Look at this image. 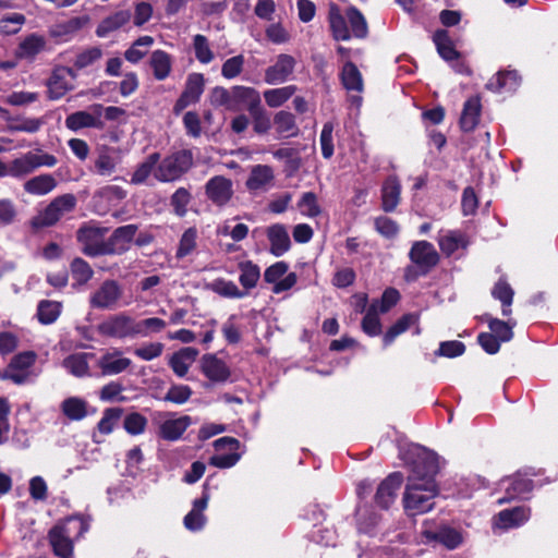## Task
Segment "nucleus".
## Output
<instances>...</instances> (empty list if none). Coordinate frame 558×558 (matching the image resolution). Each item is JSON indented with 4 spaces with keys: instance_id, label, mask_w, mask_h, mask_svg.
Wrapping results in <instances>:
<instances>
[{
    "instance_id": "obj_58",
    "label": "nucleus",
    "mask_w": 558,
    "mask_h": 558,
    "mask_svg": "<svg viewBox=\"0 0 558 558\" xmlns=\"http://www.w3.org/2000/svg\"><path fill=\"white\" fill-rule=\"evenodd\" d=\"M122 413L123 410L120 408L106 409L101 420L98 422V430L105 435L110 434L113 430L116 423L121 417Z\"/></svg>"
},
{
    "instance_id": "obj_32",
    "label": "nucleus",
    "mask_w": 558,
    "mask_h": 558,
    "mask_svg": "<svg viewBox=\"0 0 558 558\" xmlns=\"http://www.w3.org/2000/svg\"><path fill=\"white\" fill-rule=\"evenodd\" d=\"M418 323V315L415 313L404 314L400 317L384 335L383 341L385 347L391 344L395 339L405 332L411 326Z\"/></svg>"
},
{
    "instance_id": "obj_47",
    "label": "nucleus",
    "mask_w": 558,
    "mask_h": 558,
    "mask_svg": "<svg viewBox=\"0 0 558 558\" xmlns=\"http://www.w3.org/2000/svg\"><path fill=\"white\" fill-rule=\"evenodd\" d=\"M362 329L371 337L378 336L381 332V324L378 317V302H373L367 308L362 319Z\"/></svg>"
},
{
    "instance_id": "obj_56",
    "label": "nucleus",
    "mask_w": 558,
    "mask_h": 558,
    "mask_svg": "<svg viewBox=\"0 0 558 558\" xmlns=\"http://www.w3.org/2000/svg\"><path fill=\"white\" fill-rule=\"evenodd\" d=\"M197 231L189 228L182 234L175 253L177 258H183L190 255L196 247Z\"/></svg>"
},
{
    "instance_id": "obj_45",
    "label": "nucleus",
    "mask_w": 558,
    "mask_h": 558,
    "mask_svg": "<svg viewBox=\"0 0 558 558\" xmlns=\"http://www.w3.org/2000/svg\"><path fill=\"white\" fill-rule=\"evenodd\" d=\"M9 175L13 178H24L36 170L33 160V153H26L20 158L12 160L8 166Z\"/></svg>"
},
{
    "instance_id": "obj_20",
    "label": "nucleus",
    "mask_w": 558,
    "mask_h": 558,
    "mask_svg": "<svg viewBox=\"0 0 558 558\" xmlns=\"http://www.w3.org/2000/svg\"><path fill=\"white\" fill-rule=\"evenodd\" d=\"M401 198V184L397 177H389L381 187V208L385 213L396 210Z\"/></svg>"
},
{
    "instance_id": "obj_48",
    "label": "nucleus",
    "mask_w": 558,
    "mask_h": 558,
    "mask_svg": "<svg viewBox=\"0 0 558 558\" xmlns=\"http://www.w3.org/2000/svg\"><path fill=\"white\" fill-rule=\"evenodd\" d=\"M61 304L54 301H40L37 307L38 320L44 325L52 324L61 313Z\"/></svg>"
},
{
    "instance_id": "obj_6",
    "label": "nucleus",
    "mask_w": 558,
    "mask_h": 558,
    "mask_svg": "<svg viewBox=\"0 0 558 558\" xmlns=\"http://www.w3.org/2000/svg\"><path fill=\"white\" fill-rule=\"evenodd\" d=\"M409 258L423 275H427L439 263V254L434 245L427 241H416L412 244Z\"/></svg>"
},
{
    "instance_id": "obj_22",
    "label": "nucleus",
    "mask_w": 558,
    "mask_h": 558,
    "mask_svg": "<svg viewBox=\"0 0 558 558\" xmlns=\"http://www.w3.org/2000/svg\"><path fill=\"white\" fill-rule=\"evenodd\" d=\"M198 355V350L192 347H186L173 353L169 360V365L179 377H184L190 366L194 363Z\"/></svg>"
},
{
    "instance_id": "obj_15",
    "label": "nucleus",
    "mask_w": 558,
    "mask_h": 558,
    "mask_svg": "<svg viewBox=\"0 0 558 558\" xmlns=\"http://www.w3.org/2000/svg\"><path fill=\"white\" fill-rule=\"evenodd\" d=\"M402 482L403 476L400 472L389 474L377 488L375 494L376 504L383 509H388L395 501L397 492L401 487Z\"/></svg>"
},
{
    "instance_id": "obj_12",
    "label": "nucleus",
    "mask_w": 558,
    "mask_h": 558,
    "mask_svg": "<svg viewBox=\"0 0 558 558\" xmlns=\"http://www.w3.org/2000/svg\"><path fill=\"white\" fill-rule=\"evenodd\" d=\"M132 365L129 357L118 348L104 352L98 359L97 366L104 376H113L125 372Z\"/></svg>"
},
{
    "instance_id": "obj_63",
    "label": "nucleus",
    "mask_w": 558,
    "mask_h": 558,
    "mask_svg": "<svg viewBox=\"0 0 558 558\" xmlns=\"http://www.w3.org/2000/svg\"><path fill=\"white\" fill-rule=\"evenodd\" d=\"M192 393V389L186 385H173L167 391L163 400L175 404H183L191 398Z\"/></svg>"
},
{
    "instance_id": "obj_57",
    "label": "nucleus",
    "mask_w": 558,
    "mask_h": 558,
    "mask_svg": "<svg viewBox=\"0 0 558 558\" xmlns=\"http://www.w3.org/2000/svg\"><path fill=\"white\" fill-rule=\"evenodd\" d=\"M136 330H138V336L148 337L150 333H158L162 331L167 324L163 319L158 317L145 318L142 320H136Z\"/></svg>"
},
{
    "instance_id": "obj_55",
    "label": "nucleus",
    "mask_w": 558,
    "mask_h": 558,
    "mask_svg": "<svg viewBox=\"0 0 558 558\" xmlns=\"http://www.w3.org/2000/svg\"><path fill=\"white\" fill-rule=\"evenodd\" d=\"M192 199V195L185 187H179L170 198V205L173 208V213L179 216H185L187 211V205Z\"/></svg>"
},
{
    "instance_id": "obj_59",
    "label": "nucleus",
    "mask_w": 558,
    "mask_h": 558,
    "mask_svg": "<svg viewBox=\"0 0 558 558\" xmlns=\"http://www.w3.org/2000/svg\"><path fill=\"white\" fill-rule=\"evenodd\" d=\"M375 230L387 239H393L399 233V225L389 217L379 216L374 220Z\"/></svg>"
},
{
    "instance_id": "obj_42",
    "label": "nucleus",
    "mask_w": 558,
    "mask_h": 558,
    "mask_svg": "<svg viewBox=\"0 0 558 558\" xmlns=\"http://www.w3.org/2000/svg\"><path fill=\"white\" fill-rule=\"evenodd\" d=\"M341 81L343 86L348 90L362 92L363 90V80L361 72L356 68V65L349 61L343 65L341 72Z\"/></svg>"
},
{
    "instance_id": "obj_26",
    "label": "nucleus",
    "mask_w": 558,
    "mask_h": 558,
    "mask_svg": "<svg viewBox=\"0 0 558 558\" xmlns=\"http://www.w3.org/2000/svg\"><path fill=\"white\" fill-rule=\"evenodd\" d=\"M131 20V12L129 10H120L113 14L105 17L96 28V35L100 38L107 37L109 34L120 29L128 24Z\"/></svg>"
},
{
    "instance_id": "obj_14",
    "label": "nucleus",
    "mask_w": 558,
    "mask_h": 558,
    "mask_svg": "<svg viewBox=\"0 0 558 558\" xmlns=\"http://www.w3.org/2000/svg\"><path fill=\"white\" fill-rule=\"evenodd\" d=\"M122 295V289L114 280H106L90 296V305L95 308H112Z\"/></svg>"
},
{
    "instance_id": "obj_62",
    "label": "nucleus",
    "mask_w": 558,
    "mask_h": 558,
    "mask_svg": "<svg viewBox=\"0 0 558 558\" xmlns=\"http://www.w3.org/2000/svg\"><path fill=\"white\" fill-rule=\"evenodd\" d=\"M298 207L303 215L312 218L320 214V208L317 204V196L313 192L304 193L298 203Z\"/></svg>"
},
{
    "instance_id": "obj_23",
    "label": "nucleus",
    "mask_w": 558,
    "mask_h": 558,
    "mask_svg": "<svg viewBox=\"0 0 558 558\" xmlns=\"http://www.w3.org/2000/svg\"><path fill=\"white\" fill-rule=\"evenodd\" d=\"M531 510L526 507H514L500 511L496 519V525L500 529H511L526 522L530 518Z\"/></svg>"
},
{
    "instance_id": "obj_1",
    "label": "nucleus",
    "mask_w": 558,
    "mask_h": 558,
    "mask_svg": "<svg viewBox=\"0 0 558 558\" xmlns=\"http://www.w3.org/2000/svg\"><path fill=\"white\" fill-rule=\"evenodd\" d=\"M438 495L436 483L428 482H409L405 486L403 496L404 509L411 514L416 515L425 513L433 509L434 498Z\"/></svg>"
},
{
    "instance_id": "obj_36",
    "label": "nucleus",
    "mask_w": 558,
    "mask_h": 558,
    "mask_svg": "<svg viewBox=\"0 0 558 558\" xmlns=\"http://www.w3.org/2000/svg\"><path fill=\"white\" fill-rule=\"evenodd\" d=\"M433 39L438 53L446 61L457 60L460 57V53L454 49L449 33L446 29L436 31Z\"/></svg>"
},
{
    "instance_id": "obj_40",
    "label": "nucleus",
    "mask_w": 558,
    "mask_h": 558,
    "mask_svg": "<svg viewBox=\"0 0 558 558\" xmlns=\"http://www.w3.org/2000/svg\"><path fill=\"white\" fill-rule=\"evenodd\" d=\"M46 41L43 36L32 34L27 36L17 48V56L23 59H33L45 48Z\"/></svg>"
},
{
    "instance_id": "obj_39",
    "label": "nucleus",
    "mask_w": 558,
    "mask_h": 558,
    "mask_svg": "<svg viewBox=\"0 0 558 558\" xmlns=\"http://www.w3.org/2000/svg\"><path fill=\"white\" fill-rule=\"evenodd\" d=\"M62 73L63 71L56 69L47 82V95L51 100L60 99L72 88Z\"/></svg>"
},
{
    "instance_id": "obj_41",
    "label": "nucleus",
    "mask_w": 558,
    "mask_h": 558,
    "mask_svg": "<svg viewBox=\"0 0 558 558\" xmlns=\"http://www.w3.org/2000/svg\"><path fill=\"white\" fill-rule=\"evenodd\" d=\"M155 43L151 36L138 37L124 52V58L131 63L140 62L147 53V49Z\"/></svg>"
},
{
    "instance_id": "obj_37",
    "label": "nucleus",
    "mask_w": 558,
    "mask_h": 558,
    "mask_svg": "<svg viewBox=\"0 0 558 558\" xmlns=\"http://www.w3.org/2000/svg\"><path fill=\"white\" fill-rule=\"evenodd\" d=\"M208 289L223 298L242 299L247 295V291L240 290L238 286L230 280L218 278L208 284Z\"/></svg>"
},
{
    "instance_id": "obj_54",
    "label": "nucleus",
    "mask_w": 558,
    "mask_h": 558,
    "mask_svg": "<svg viewBox=\"0 0 558 558\" xmlns=\"http://www.w3.org/2000/svg\"><path fill=\"white\" fill-rule=\"evenodd\" d=\"M295 89V86L268 89L264 93V97L269 107L277 108L284 104L294 94Z\"/></svg>"
},
{
    "instance_id": "obj_38",
    "label": "nucleus",
    "mask_w": 558,
    "mask_h": 558,
    "mask_svg": "<svg viewBox=\"0 0 558 558\" xmlns=\"http://www.w3.org/2000/svg\"><path fill=\"white\" fill-rule=\"evenodd\" d=\"M438 244L444 254L450 256L459 247H466L468 241L463 233L459 231H449L446 234L439 236Z\"/></svg>"
},
{
    "instance_id": "obj_10",
    "label": "nucleus",
    "mask_w": 558,
    "mask_h": 558,
    "mask_svg": "<svg viewBox=\"0 0 558 558\" xmlns=\"http://www.w3.org/2000/svg\"><path fill=\"white\" fill-rule=\"evenodd\" d=\"M137 230V225H125L114 229L106 241V255H121L129 251Z\"/></svg>"
},
{
    "instance_id": "obj_29",
    "label": "nucleus",
    "mask_w": 558,
    "mask_h": 558,
    "mask_svg": "<svg viewBox=\"0 0 558 558\" xmlns=\"http://www.w3.org/2000/svg\"><path fill=\"white\" fill-rule=\"evenodd\" d=\"M519 80L517 71L498 72L487 82L486 88L494 93H499L504 89L514 90L519 85Z\"/></svg>"
},
{
    "instance_id": "obj_11",
    "label": "nucleus",
    "mask_w": 558,
    "mask_h": 558,
    "mask_svg": "<svg viewBox=\"0 0 558 558\" xmlns=\"http://www.w3.org/2000/svg\"><path fill=\"white\" fill-rule=\"evenodd\" d=\"M48 541L53 554L59 558H73L74 544L64 524H56L48 532Z\"/></svg>"
},
{
    "instance_id": "obj_51",
    "label": "nucleus",
    "mask_w": 558,
    "mask_h": 558,
    "mask_svg": "<svg viewBox=\"0 0 558 558\" xmlns=\"http://www.w3.org/2000/svg\"><path fill=\"white\" fill-rule=\"evenodd\" d=\"M357 529L360 532L371 534L379 522V515L367 507L356 511Z\"/></svg>"
},
{
    "instance_id": "obj_34",
    "label": "nucleus",
    "mask_w": 558,
    "mask_h": 558,
    "mask_svg": "<svg viewBox=\"0 0 558 558\" xmlns=\"http://www.w3.org/2000/svg\"><path fill=\"white\" fill-rule=\"evenodd\" d=\"M87 402L78 397H69L60 405L62 413L71 421H81L87 416Z\"/></svg>"
},
{
    "instance_id": "obj_8",
    "label": "nucleus",
    "mask_w": 558,
    "mask_h": 558,
    "mask_svg": "<svg viewBox=\"0 0 558 558\" xmlns=\"http://www.w3.org/2000/svg\"><path fill=\"white\" fill-rule=\"evenodd\" d=\"M438 456L435 452L427 451L422 456L417 457V459L413 463L411 475L409 476V482H435V475L438 473Z\"/></svg>"
},
{
    "instance_id": "obj_49",
    "label": "nucleus",
    "mask_w": 558,
    "mask_h": 558,
    "mask_svg": "<svg viewBox=\"0 0 558 558\" xmlns=\"http://www.w3.org/2000/svg\"><path fill=\"white\" fill-rule=\"evenodd\" d=\"M204 84L205 80L203 74L192 73L187 76L185 88L182 95L195 104L199 100L201 95L204 92Z\"/></svg>"
},
{
    "instance_id": "obj_9",
    "label": "nucleus",
    "mask_w": 558,
    "mask_h": 558,
    "mask_svg": "<svg viewBox=\"0 0 558 558\" xmlns=\"http://www.w3.org/2000/svg\"><path fill=\"white\" fill-rule=\"evenodd\" d=\"M90 110V112L76 111L71 113L65 119V126L72 131H77L83 128H95L98 130L104 129L105 124L101 120L102 105H93Z\"/></svg>"
},
{
    "instance_id": "obj_4",
    "label": "nucleus",
    "mask_w": 558,
    "mask_h": 558,
    "mask_svg": "<svg viewBox=\"0 0 558 558\" xmlns=\"http://www.w3.org/2000/svg\"><path fill=\"white\" fill-rule=\"evenodd\" d=\"M136 327L135 318L124 313H119L108 316L97 326V330L104 337L125 339L138 336Z\"/></svg>"
},
{
    "instance_id": "obj_44",
    "label": "nucleus",
    "mask_w": 558,
    "mask_h": 558,
    "mask_svg": "<svg viewBox=\"0 0 558 558\" xmlns=\"http://www.w3.org/2000/svg\"><path fill=\"white\" fill-rule=\"evenodd\" d=\"M345 16L350 24L352 35L356 38H365L368 34V26L361 11L355 7H350L345 12Z\"/></svg>"
},
{
    "instance_id": "obj_61",
    "label": "nucleus",
    "mask_w": 558,
    "mask_h": 558,
    "mask_svg": "<svg viewBox=\"0 0 558 558\" xmlns=\"http://www.w3.org/2000/svg\"><path fill=\"white\" fill-rule=\"evenodd\" d=\"M244 62L242 54L227 59L221 66V75L228 80L236 77L243 71Z\"/></svg>"
},
{
    "instance_id": "obj_19",
    "label": "nucleus",
    "mask_w": 558,
    "mask_h": 558,
    "mask_svg": "<svg viewBox=\"0 0 558 558\" xmlns=\"http://www.w3.org/2000/svg\"><path fill=\"white\" fill-rule=\"evenodd\" d=\"M208 500V494L204 493L202 498L193 501L192 510L183 519V524L186 530L196 532L205 526L207 519L204 511L207 508Z\"/></svg>"
},
{
    "instance_id": "obj_53",
    "label": "nucleus",
    "mask_w": 558,
    "mask_h": 558,
    "mask_svg": "<svg viewBox=\"0 0 558 558\" xmlns=\"http://www.w3.org/2000/svg\"><path fill=\"white\" fill-rule=\"evenodd\" d=\"M70 269L73 279L78 284L87 283L94 275V270L92 269V267L88 265L86 260H84L81 257H76L72 260Z\"/></svg>"
},
{
    "instance_id": "obj_30",
    "label": "nucleus",
    "mask_w": 558,
    "mask_h": 558,
    "mask_svg": "<svg viewBox=\"0 0 558 558\" xmlns=\"http://www.w3.org/2000/svg\"><path fill=\"white\" fill-rule=\"evenodd\" d=\"M92 353H74L63 360V367L75 377H84L89 375L88 360Z\"/></svg>"
},
{
    "instance_id": "obj_52",
    "label": "nucleus",
    "mask_w": 558,
    "mask_h": 558,
    "mask_svg": "<svg viewBox=\"0 0 558 558\" xmlns=\"http://www.w3.org/2000/svg\"><path fill=\"white\" fill-rule=\"evenodd\" d=\"M193 48L196 59L203 63L208 64L215 59V54L209 47L206 36L197 34L193 37Z\"/></svg>"
},
{
    "instance_id": "obj_35",
    "label": "nucleus",
    "mask_w": 558,
    "mask_h": 558,
    "mask_svg": "<svg viewBox=\"0 0 558 558\" xmlns=\"http://www.w3.org/2000/svg\"><path fill=\"white\" fill-rule=\"evenodd\" d=\"M274 124L281 137L289 138L299 134L295 117L288 111H279L275 114Z\"/></svg>"
},
{
    "instance_id": "obj_25",
    "label": "nucleus",
    "mask_w": 558,
    "mask_h": 558,
    "mask_svg": "<svg viewBox=\"0 0 558 558\" xmlns=\"http://www.w3.org/2000/svg\"><path fill=\"white\" fill-rule=\"evenodd\" d=\"M57 180L50 173H44L25 181L23 189L27 194L43 196L57 187Z\"/></svg>"
},
{
    "instance_id": "obj_5",
    "label": "nucleus",
    "mask_w": 558,
    "mask_h": 558,
    "mask_svg": "<svg viewBox=\"0 0 558 558\" xmlns=\"http://www.w3.org/2000/svg\"><path fill=\"white\" fill-rule=\"evenodd\" d=\"M107 231V228L92 225L80 227L76 232V239L83 245V253L92 257L106 255V241H102V236Z\"/></svg>"
},
{
    "instance_id": "obj_60",
    "label": "nucleus",
    "mask_w": 558,
    "mask_h": 558,
    "mask_svg": "<svg viewBox=\"0 0 558 558\" xmlns=\"http://www.w3.org/2000/svg\"><path fill=\"white\" fill-rule=\"evenodd\" d=\"M488 327L492 331V333L499 340V341H510L513 337L512 326L509 325L506 322H502L498 318L489 317L487 319Z\"/></svg>"
},
{
    "instance_id": "obj_24",
    "label": "nucleus",
    "mask_w": 558,
    "mask_h": 558,
    "mask_svg": "<svg viewBox=\"0 0 558 558\" xmlns=\"http://www.w3.org/2000/svg\"><path fill=\"white\" fill-rule=\"evenodd\" d=\"M191 424V417L184 415L178 418L166 420L160 424L158 435L165 440H178Z\"/></svg>"
},
{
    "instance_id": "obj_43",
    "label": "nucleus",
    "mask_w": 558,
    "mask_h": 558,
    "mask_svg": "<svg viewBox=\"0 0 558 558\" xmlns=\"http://www.w3.org/2000/svg\"><path fill=\"white\" fill-rule=\"evenodd\" d=\"M239 269L241 271L239 277L241 286L246 291L255 288L260 277L259 267L251 260H245L239 264Z\"/></svg>"
},
{
    "instance_id": "obj_28",
    "label": "nucleus",
    "mask_w": 558,
    "mask_h": 558,
    "mask_svg": "<svg viewBox=\"0 0 558 558\" xmlns=\"http://www.w3.org/2000/svg\"><path fill=\"white\" fill-rule=\"evenodd\" d=\"M481 102L477 97L468 99L464 102L462 114L460 118V126L464 132L473 131L480 120Z\"/></svg>"
},
{
    "instance_id": "obj_21",
    "label": "nucleus",
    "mask_w": 558,
    "mask_h": 558,
    "mask_svg": "<svg viewBox=\"0 0 558 558\" xmlns=\"http://www.w3.org/2000/svg\"><path fill=\"white\" fill-rule=\"evenodd\" d=\"M267 238L270 242V253L277 257L288 252L291 246L289 233L283 225L270 226L267 229Z\"/></svg>"
},
{
    "instance_id": "obj_2",
    "label": "nucleus",
    "mask_w": 558,
    "mask_h": 558,
    "mask_svg": "<svg viewBox=\"0 0 558 558\" xmlns=\"http://www.w3.org/2000/svg\"><path fill=\"white\" fill-rule=\"evenodd\" d=\"M76 197L73 194H63L53 198L44 210L34 216L29 225L34 230L54 226L65 214L74 210Z\"/></svg>"
},
{
    "instance_id": "obj_16",
    "label": "nucleus",
    "mask_w": 558,
    "mask_h": 558,
    "mask_svg": "<svg viewBox=\"0 0 558 558\" xmlns=\"http://www.w3.org/2000/svg\"><path fill=\"white\" fill-rule=\"evenodd\" d=\"M295 59L290 54H279L274 65L265 72V81L268 84H279L288 80L295 68Z\"/></svg>"
},
{
    "instance_id": "obj_27",
    "label": "nucleus",
    "mask_w": 558,
    "mask_h": 558,
    "mask_svg": "<svg viewBox=\"0 0 558 558\" xmlns=\"http://www.w3.org/2000/svg\"><path fill=\"white\" fill-rule=\"evenodd\" d=\"M347 16H343L337 4H331L328 13L329 26L335 40H349L350 29L347 25Z\"/></svg>"
},
{
    "instance_id": "obj_3",
    "label": "nucleus",
    "mask_w": 558,
    "mask_h": 558,
    "mask_svg": "<svg viewBox=\"0 0 558 558\" xmlns=\"http://www.w3.org/2000/svg\"><path fill=\"white\" fill-rule=\"evenodd\" d=\"M193 166V154L181 149L165 157L156 168L154 175L160 182H173L185 174Z\"/></svg>"
},
{
    "instance_id": "obj_13",
    "label": "nucleus",
    "mask_w": 558,
    "mask_h": 558,
    "mask_svg": "<svg viewBox=\"0 0 558 558\" xmlns=\"http://www.w3.org/2000/svg\"><path fill=\"white\" fill-rule=\"evenodd\" d=\"M423 536L427 542H435L447 549H456L463 542V535L460 530L447 524H441L435 529L423 531Z\"/></svg>"
},
{
    "instance_id": "obj_50",
    "label": "nucleus",
    "mask_w": 558,
    "mask_h": 558,
    "mask_svg": "<svg viewBox=\"0 0 558 558\" xmlns=\"http://www.w3.org/2000/svg\"><path fill=\"white\" fill-rule=\"evenodd\" d=\"M492 294L502 303V315L508 316L511 313L510 305L514 294L512 288L505 280L500 279L494 286Z\"/></svg>"
},
{
    "instance_id": "obj_31",
    "label": "nucleus",
    "mask_w": 558,
    "mask_h": 558,
    "mask_svg": "<svg viewBox=\"0 0 558 558\" xmlns=\"http://www.w3.org/2000/svg\"><path fill=\"white\" fill-rule=\"evenodd\" d=\"M274 180V172L271 167L266 165H257L251 170L250 177L246 180V187L250 191H258L264 189Z\"/></svg>"
},
{
    "instance_id": "obj_64",
    "label": "nucleus",
    "mask_w": 558,
    "mask_h": 558,
    "mask_svg": "<svg viewBox=\"0 0 558 558\" xmlns=\"http://www.w3.org/2000/svg\"><path fill=\"white\" fill-rule=\"evenodd\" d=\"M25 23V16L21 13H13L0 20V33L4 35L16 34Z\"/></svg>"
},
{
    "instance_id": "obj_18",
    "label": "nucleus",
    "mask_w": 558,
    "mask_h": 558,
    "mask_svg": "<svg viewBox=\"0 0 558 558\" xmlns=\"http://www.w3.org/2000/svg\"><path fill=\"white\" fill-rule=\"evenodd\" d=\"M233 110H239L245 107L248 112L262 106L259 93L246 86L232 87Z\"/></svg>"
},
{
    "instance_id": "obj_17",
    "label": "nucleus",
    "mask_w": 558,
    "mask_h": 558,
    "mask_svg": "<svg viewBox=\"0 0 558 558\" xmlns=\"http://www.w3.org/2000/svg\"><path fill=\"white\" fill-rule=\"evenodd\" d=\"M202 372L214 383H225L230 377L227 364L214 354H205L202 357Z\"/></svg>"
},
{
    "instance_id": "obj_46",
    "label": "nucleus",
    "mask_w": 558,
    "mask_h": 558,
    "mask_svg": "<svg viewBox=\"0 0 558 558\" xmlns=\"http://www.w3.org/2000/svg\"><path fill=\"white\" fill-rule=\"evenodd\" d=\"M159 153L150 154L142 163L137 166L131 178V183L136 185L144 183L159 162Z\"/></svg>"
},
{
    "instance_id": "obj_33",
    "label": "nucleus",
    "mask_w": 558,
    "mask_h": 558,
    "mask_svg": "<svg viewBox=\"0 0 558 558\" xmlns=\"http://www.w3.org/2000/svg\"><path fill=\"white\" fill-rule=\"evenodd\" d=\"M150 68L156 80H166L171 72V57L163 50H155L149 59Z\"/></svg>"
},
{
    "instance_id": "obj_7",
    "label": "nucleus",
    "mask_w": 558,
    "mask_h": 558,
    "mask_svg": "<svg viewBox=\"0 0 558 558\" xmlns=\"http://www.w3.org/2000/svg\"><path fill=\"white\" fill-rule=\"evenodd\" d=\"M233 182L223 175H215L205 184L207 198L216 206L227 205L233 196Z\"/></svg>"
}]
</instances>
